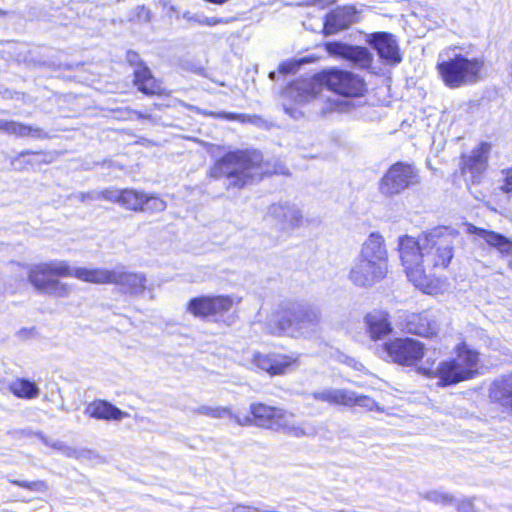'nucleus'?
<instances>
[{
  "label": "nucleus",
  "instance_id": "1",
  "mask_svg": "<svg viewBox=\"0 0 512 512\" xmlns=\"http://www.w3.org/2000/svg\"><path fill=\"white\" fill-rule=\"evenodd\" d=\"M456 237V233L447 228L434 229L417 239L408 235L399 237L398 249L406 275L424 293L442 292L443 283L429 279L427 273L448 267L454 256Z\"/></svg>",
  "mask_w": 512,
  "mask_h": 512
},
{
  "label": "nucleus",
  "instance_id": "2",
  "mask_svg": "<svg viewBox=\"0 0 512 512\" xmlns=\"http://www.w3.org/2000/svg\"><path fill=\"white\" fill-rule=\"evenodd\" d=\"M321 315L317 307L297 302L280 305L266 321V330L277 336L310 338L320 329Z\"/></svg>",
  "mask_w": 512,
  "mask_h": 512
},
{
  "label": "nucleus",
  "instance_id": "3",
  "mask_svg": "<svg viewBox=\"0 0 512 512\" xmlns=\"http://www.w3.org/2000/svg\"><path fill=\"white\" fill-rule=\"evenodd\" d=\"M268 170L258 151L229 152L217 160L209 171L212 178H225L227 189H241L260 180Z\"/></svg>",
  "mask_w": 512,
  "mask_h": 512
},
{
  "label": "nucleus",
  "instance_id": "4",
  "mask_svg": "<svg viewBox=\"0 0 512 512\" xmlns=\"http://www.w3.org/2000/svg\"><path fill=\"white\" fill-rule=\"evenodd\" d=\"M28 281L39 292L55 298H67L73 286L62 282L58 277H67L68 263L51 260L27 266Z\"/></svg>",
  "mask_w": 512,
  "mask_h": 512
},
{
  "label": "nucleus",
  "instance_id": "5",
  "mask_svg": "<svg viewBox=\"0 0 512 512\" xmlns=\"http://www.w3.org/2000/svg\"><path fill=\"white\" fill-rule=\"evenodd\" d=\"M252 420L263 428L274 431H282L292 437L312 436L315 429L303 423H296L294 415L282 408L269 406L263 403H253L250 405Z\"/></svg>",
  "mask_w": 512,
  "mask_h": 512
},
{
  "label": "nucleus",
  "instance_id": "6",
  "mask_svg": "<svg viewBox=\"0 0 512 512\" xmlns=\"http://www.w3.org/2000/svg\"><path fill=\"white\" fill-rule=\"evenodd\" d=\"M444 84L449 88H459L478 82L482 78L484 61L455 54L437 66Z\"/></svg>",
  "mask_w": 512,
  "mask_h": 512
},
{
  "label": "nucleus",
  "instance_id": "7",
  "mask_svg": "<svg viewBox=\"0 0 512 512\" xmlns=\"http://www.w3.org/2000/svg\"><path fill=\"white\" fill-rule=\"evenodd\" d=\"M384 358L403 366H412L424 356V345L412 338H395L383 345Z\"/></svg>",
  "mask_w": 512,
  "mask_h": 512
},
{
  "label": "nucleus",
  "instance_id": "8",
  "mask_svg": "<svg viewBox=\"0 0 512 512\" xmlns=\"http://www.w3.org/2000/svg\"><path fill=\"white\" fill-rule=\"evenodd\" d=\"M418 181L417 171L413 166L398 162L383 176L379 189L385 196H394Z\"/></svg>",
  "mask_w": 512,
  "mask_h": 512
},
{
  "label": "nucleus",
  "instance_id": "9",
  "mask_svg": "<svg viewBox=\"0 0 512 512\" xmlns=\"http://www.w3.org/2000/svg\"><path fill=\"white\" fill-rule=\"evenodd\" d=\"M313 398L329 404L349 407L358 406L367 411L380 410L377 402L373 398L367 395L357 394L348 389H324L319 392H314Z\"/></svg>",
  "mask_w": 512,
  "mask_h": 512
},
{
  "label": "nucleus",
  "instance_id": "10",
  "mask_svg": "<svg viewBox=\"0 0 512 512\" xmlns=\"http://www.w3.org/2000/svg\"><path fill=\"white\" fill-rule=\"evenodd\" d=\"M324 78L330 90L346 97H359L365 91L363 79L349 71L330 70Z\"/></svg>",
  "mask_w": 512,
  "mask_h": 512
},
{
  "label": "nucleus",
  "instance_id": "11",
  "mask_svg": "<svg viewBox=\"0 0 512 512\" xmlns=\"http://www.w3.org/2000/svg\"><path fill=\"white\" fill-rule=\"evenodd\" d=\"M388 269L376 264L374 261H367L358 257L352 264L349 279L353 284L360 287H371L382 280Z\"/></svg>",
  "mask_w": 512,
  "mask_h": 512
},
{
  "label": "nucleus",
  "instance_id": "12",
  "mask_svg": "<svg viewBox=\"0 0 512 512\" xmlns=\"http://www.w3.org/2000/svg\"><path fill=\"white\" fill-rule=\"evenodd\" d=\"M434 364V360L427 358L425 363L418 368V371L428 377L439 378L442 386L457 384L467 380L463 371L457 367L453 359L442 361L437 367H434Z\"/></svg>",
  "mask_w": 512,
  "mask_h": 512
},
{
  "label": "nucleus",
  "instance_id": "13",
  "mask_svg": "<svg viewBox=\"0 0 512 512\" xmlns=\"http://www.w3.org/2000/svg\"><path fill=\"white\" fill-rule=\"evenodd\" d=\"M266 220L277 229L289 232L301 224L302 213L295 205L276 203L269 207Z\"/></svg>",
  "mask_w": 512,
  "mask_h": 512
},
{
  "label": "nucleus",
  "instance_id": "14",
  "mask_svg": "<svg viewBox=\"0 0 512 512\" xmlns=\"http://www.w3.org/2000/svg\"><path fill=\"white\" fill-rule=\"evenodd\" d=\"M119 285L123 292L140 297L147 289V278L140 272L126 271L123 267L113 269L112 283Z\"/></svg>",
  "mask_w": 512,
  "mask_h": 512
},
{
  "label": "nucleus",
  "instance_id": "15",
  "mask_svg": "<svg viewBox=\"0 0 512 512\" xmlns=\"http://www.w3.org/2000/svg\"><path fill=\"white\" fill-rule=\"evenodd\" d=\"M325 47L329 54L349 60L358 67L368 68L372 63V56L364 47L350 46L339 42H329Z\"/></svg>",
  "mask_w": 512,
  "mask_h": 512
},
{
  "label": "nucleus",
  "instance_id": "16",
  "mask_svg": "<svg viewBox=\"0 0 512 512\" xmlns=\"http://www.w3.org/2000/svg\"><path fill=\"white\" fill-rule=\"evenodd\" d=\"M369 42L387 64L395 65L402 61L398 44L392 34L376 32L371 34Z\"/></svg>",
  "mask_w": 512,
  "mask_h": 512
},
{
  "label": "nucleus",
  "instance_id": "17",
  "mask_svg": "<svg viewBox=\"0 0 512 512\" xmlns=\"http://www.w3.org/2000/svg\"><path fill=\"white\" fill-rule=\"evenodd\" d=\"M405 329L407 332L422 337H432L439 331L437 317L430 311L412 313L407 316Z\"/></svg>",
  "mask_w": 512,
  "mask_h": 512
},
{
  "label": "nucleus",
  "instance_id": "18",
  "mask_svg": "<svg viewBox=\"0 0 512 512\" xmlns=\"http://www.w3.org/2000/svg\"><path fill=\"white\" fill-rule=\"evenodd\" d=\"M490 150L491 146L483 142L469 156L463 158L462 172L465 175L470 174L473 182H478L480 175L486 170Z\"/></svg>",
  "mask_w": 512,
  "mask_h": 512
},
{
  "label": "nucleus",
  "instance_id": "19",
  "mask_svg": "<svg viewBox=\"0 0 512 512\" xmlns=\"http://www.w3.org/2000/svg\"><path fill=\"white\" fill-rule=\"evenodd\" d=\"M359 257L367 261H374L388 269V253L384 238L378 233H371L363 243Z\"/></svg>",
  "mask_w": 512,
  "mask_h": 512
},
{
  "label": "nucleus",
  "instance_id": "20",
  "mask_svg": "<svg viewBox=\"0 0 512 512\" xmlns=\"http://www.w3.org/2000/svg\"><path fill=\"white\" fill-rule=\"evenodd\" d=\"M322 91V84L313 78L298 80L287 90V96L297 104H304L316 98Z\"/></svg>",
  "mask_w": 512,
  "mask_h": 512
},
{
  "label": "nucleus",
  "instance_id": "21",
  "mask_svg": "<svg viewBox=\"0 0 512 512\" xmlns=\"http://www.w3.org/2000/svg\"><path fill=\"white\" fill-rule=\"evenodd\" d=\"M113 269L107 268H89V267H71L68 264L67 277H73L83 282L92 284H111Z\"/></svg>",
  "mask_w": 512,
  "mask_h": 512
},
{
  "label": "nucleus",
  "instance_id": "22",
  "mask_svg": "<svg viewBox=\"0 0 512 512\" xmlns=\"http://www.w3.org/2000/svg\"><path fill=\"white\" fill-rule=\"evenodd\" d=\"M355 12L356 11L353 6L337 8L330 12L326 16V20L324 22V33L326 35H333L348 28L353 22Z\"/></svg>",
  "mask_w": 512,
  "mask_h": 512
},
{
  "label": "nucleus",
  "instance_id": "23",
  "mask_svg": "<svg viewBox=\"0 0 512 512\" xmlns=\"http://www.w3.org/2000/svg\"><path fill=\"white\" fill-rule=\"evenodd\" d=\"M457 367L463 371L466 379H471L479 373V353L466 344L457 347V355L453 358Z\"/></svg>",
  "mask_w": 512,
  "mask_h": 512
},
{
  "label": "nucleus",
  "instance_id": "24",
  "mask_svg": "<svg viewBox=\"0 0 512 512\" xmlns=\"http://www.w3.org/2000/svg\"><path fill=\"white\" fill-rule=\"evenodd\" d=\"M368 332L372 339L377 340L392 332L389 315L384 311H372L365 317Z\"/></svg>",
  "mask_w": 512,
  "mask_h": 512
},
{
  "label": "nucleus",
  "instance_id": "25",
  "mask_svg": "<svg viewBox=\"0 0 512 512\" xmlns=\"http://www.w3.org/2000/svg\"><path fill=\"white\" fill-rule=\"evenodd\" d=\"M468 232L471 234H476L477 236L482 238L488 245L496 248L500 253L505 255L512 254V240H510L509 238L497 232L478 228L474 225H470L468 227Z\"/></svg>",
  "mask_w": 512,
  "mask_h": 512
},
{
  "label": "nucleus",
  "instance_id": "26",
  "mask_svg": "<svg viewBox=\"0 0 512 512\" xmlns=\"http://www.w3.org/2000/svg\"><path fill=\"white\" fill-rule=\"evenodd\" d=\"M85 413L95 419L103 420H122L127 417L128 414L121 411L117 407L113 406L107 401L97 400L90 403L85 410Z\"/></svg>",
  "mask_w": 512,
  "mask_h": 512
},
{
  "label": "nucleus",
  "instance_id": "27",
  "mask_svg": "<svg viewBox=\"0 0 512 512\" xmlns=\"http://www.w3.org/2000/svg\"><path fill=\"white\" fill-rule=\"evenodd\" d=\"M490 397L501 405L512 409V374L493 382Z\"/></svg>",
  "mask_w": 512,
  "mask_h": 512
},
{
  "label": "nucleus",
  "instance_id": "28",
  "mask_svg": "<svg viewBox=\"0 0 512 512\" xmlns=\"http://www.w3.org/2000/svg\"><path fill=\"white\" fill-rule=\"evenodd\" d=\"M271 376L283 375L298 366V356L295 354H282L271 352Z\"/></svg>",
  "mask_w": 512,
  "mask_h": 512
},
{
  "label": "nucleus",
  "instance_id": "29",
  "mask_svg": "<svg viewBox=\"0 0 512 512\" xmlns=\"http://www.w3.org/2000/svg\"><path fill=\"white\" fill-rule=\"evenodd\" d=\"M0 131L19 137H41V130L39 128L4 119H0Z\"/></svg>",
  "mask_w": 512,
  "mask_h": 512
},
{
  "label": "nucleus",
  "instance_id": "30",
  "mask_svg": "<svg viewBox=\"0 0 512 512\" xmlns=\"http://www.w3.org/2000/svg\"><path fill=\"white\" fill-rule=\"evenodd\" d=\"M9 390L18 398L33 399L38 397L40 390L34 382L18 378L9 384Z\"/></svg>",
  "mask_w": 512,
  "mask_h": 512
},
{
  "label": "nucleus",
  "instance_id": "31",
  "mask_svg": "<svg viewBox=\"0 0 512 512\" xmlns=\"http://www.w3.org/2000/svg\"><path fill=\"white\" fill-rule=\"evenodd\" d=\"M145 193L134 189H123L120 206L131 211L144 209Z\"/></svg>",
  "mask_w": 512,
  "mask_h": 512
},
{
  "label": "nucleus",
  "instance_id": "32",
  "mask_svg": "<svg viewBox=\"0 0 512 512\" xmlns=\"http://www.w3.org/2000/svg\"><path fill=\"white\" fill-rule=\"evenodd\" d=\"M187 312L195 317H212L210 296H199L192 298L186 308Z\"/></svg>",
  "mask_w": 512,
  "mask_h": 512
},
{
  "label": "nucleus",
  "instance_id": "33",
  "mask_svg": "<svg viewBox=\"0 0 512 512\" xmlns=\"http://www.w3.org/2000/svg\"><path fill=\"white\" fill-rule=\"evenodd\" d=\"M135 84L138 89L146 94H155L159 92V86L152 77L148 68L143 67L135 72Z\"/></svg>",
  "mask_w": 512,
  "mask_h": 512
},
{
  "label": "nucleus",
  "instance_id": "34",
  "mask_svg": "<svg viewBox=\"0 0 512 512\" xmlns=\"http://www.w3.org/2000/svg\"><path fill=\"white\" fill-rule=\"evenodd\" d=\"M122 190L115 188H107L102 191H93L89 193H80L79 198L81 201H85L86 199L91 200H100L104 199L110 201L112 203H117L120 205Z\"/></svg>",
  "mask_w": 512,
  "mask_h": 512
},
{
  "label": "nucleus",
  "instance_id": "35",
  "mask_svg": "<svg viewBox=\"0 0 512 512\" xmlns=\"http://www.w3.org/2000/svg\"><path fill=\"white\" fill-rule=\"evenodd\" d=\"M210 300L212 317L228 312L234 304V299L227 295L210 296Z\"/></svg>",
  "mask_w": 512,
  "mask_h": 512
},
{
  "label": "nucleus",
  "instance_id": "36",
  "mask_svg": "<svg viewBox=\"0 0 512 512\" xmlns=\"http://www.w3.org/2000/svg\"><path fill=\"white\" fill-rule=\"evenodd\" d=\"M182 17L189 21L194 22L202 26H216L218 24H226L228 20L219 17H207L199 14H192L190 12H184Z\"/></svg>",
  "mask_w": 512,
  "mask_h": 512
},
{
  "label": "nucleus",
  "instance_id": "37",
  "mask_svg": "<svg viewBox=\"0 0 512 512\" xmlns=\"http://www.w3.org/2000/svg\"><path fill=\"white\" fill-rule=\"evenodd\" d=\"M9 482L13 485L19 486L23 489H26L33 493H46L49 489V486L44 480H35V481H27V480H16L9 479Z\"/></svg>",
  "mask_w": 512,
  "mask_h": 512
},
{
  "label": "nucleus",
  "instance_id": "38",
  "mask_svg": "<svg viewBox=\"0 0 512 512\" xmlns=\"http://www.w3.org/2000/svg\"><path fill=\"white\" fill-rule=\"evenodd\" d=\"M225 416H229L232 418L237 424L241 426H247L252 424V419L249 416L240 417L238 415H234L229 408L226 407H213L210 417L212 418H223Z\"/></svg>",
  "mask_w": 512,
  "mask_h": 512
},
{
  "label": "nucleus",
  "instance_id": "39",
  "mask_svg": "<svg viewBox=\"0 0 512 512\" xmlns=\"http://www.w3.org/2000/svg\"><path fill=\"white\" fill-rule=\"evenodd\" d=\"M421 498L436 504L449 505L452 504L454 498L452 495L442 490H430L420 494Z\"/></svg>",
  "mask_w": 512,
  "mask_h": 512
},
{
  "label": "nucleus",
  "instance_id": "40",
  "mask_svg": "<svg viewBox=\"0 0 512 512\" xmlns=\"http://www.w3.org/2000/svg\"><path fill=\"white\" fill-rule=\"evenodd\" d=\"M249 361L255 368L271 375L270 353L253 352Z\"/></svg>",
  "mask_w": 512,
  "mask_h": 512
},
{
  "label": "nucleus",
  "instance_id": "41",
  "mask_svg": "<svg viewBox=\"0 0 512 512\" xmlns=\"http://www.w3.org/2000/svg\"><path fill=\"white\" fill-rule=\"evenodd\" d=\"M166 202L158 196L145 194L144 209L142 212L157 213L166 209Z\"/></svg>",
  "mask_w": 512,
  "mask_h": 512
},
{
  "label": "nucleus",
  "instance_id": "42",
  "mask_svg": "<svg viewBox=\"0 0 512 512\" xmlns=\"http://www.w3.org/2000/svg\"><path fill=\"white\" fill-rule=\"evenodd\" d=\"M136 17L139 21L148 23L151 21V11L145 6H138Z\"/></svg>",
  "mask_w": 512,
  "mask_h": 512
},
{
  "label": "nucleus",
  "instance_id": "43",
  "mask_svg": "<svg viewBox=\"0 0 512 512\" xmlns=\"http://www.w3.org/2000/svg\"><path fill=\"white\" fill-rule=\"evenodd\" d=\"M40 438L45 445L50 446L55 450L60 451L61 448H64V443L59 440H50L42 434L40 435Z\"/></svg>",
  "mask_w": 512,
  "mask_h": 512
},
{
  "label": "nucleus",
  "instance_id": "44",
  "mask_svg": "<svg viewBox=\"0 0 512 512\" xmlns=\"http://www.w3.org/2000/svg\"><path fill=\"white\" fill-rule=\"evenodd\" d=\"M231 512H260V509L250 505L236 504L232 507Z\"/></svg>",
  "mask_w": 512,
  "mask_h": 512
},
{
  "label": "nucleus",
  "instance_id": "45",
  "mask_svg": "<svg viewBox=\"0 0 512 512\" xmlns=\"http://www.w3.org/2000/svg\"><path fill=\"white\" fill-rule=\"evenodd\" d=\"M457 510L459 512H472V510H473L472 501L466 499V500L459 502L457 505Z\"/></svg>",
  "mask_w": 512,
  "mask_h": 512
},
{
  "label": "nucleus",
  "instance_id": "46",
  "mask_svg": "<svg viewBox=\"0 0 512 512\" xmlns=\"http://www.w3.org/2000/svg\"><path fill=\"white\" fill-rule=\"evenodd\" d=\"M60 452H62V454H64L65 456H67L69 458H77L78 457V451L75 448L66 446L65 444H64V448L60 449Z\"/></svg>",
  "mask_w": 512,
  "mask_h": 512
},
{
  "label": "nucleus",
  "instance_id": "47",
  "mask_svg": "<svg viewBox=\"0 0 512 512\" xmlns=\"http://www.w3.org/2000/svg\"><path fill=\"white\" fill-rule=\"evenodd\" d=\"M284 110L293 119H299L302 115V113L298 109L291 108L286 105H284Z\"/></svg>",
  "mask_w": 512,
  "mask_h": 512
},
{
  "label": "nucleus",
  "instance_id": "48",
  "mask_svg": "<svg viewBox=\"0 0 512 512\" xmlns=\"http://www.w3.org/2000/svg\"><path fill=\"white\" fill-rule=\"evenodd\" d=\"M505 192H512V170L507 174L505 183L502 186Z\"/></svg>",
  "mask_w": 512,
  "mask_h": 512
},
{
  "label": "nucleus",
  "instance_id": "49",
  "mask_svg": "<svg viewBox=\"0 0 512 512\" xmlns=\"http://www.w3.org/2000/svg\"><path fill=\"white\" fill-rule=\"evenodd\" d=\"M212 409H213V407H210V406H200L195 410V413L200 414V415H206V416L210 417Z\"/></svg>",
  "mask_w": 512,
  "mask_h": 512
},
{
  "label": "nucleus",
  "instance_id": "50",
  "mask_svg": "<svg viewBox=\"0 0 512 512\" xmlns=\"http://www.w3.org/2000/svg\"><path fill=\"white\" fill-rule=\"evenodd\" d=\"M336 0H314V3L321 6V7H326L328 5H331L333 3H335Z\"/></svg>",
  "mask_w": 512,
  "mask_h": 512
},
{
  "label": "nucleus",
  "instance_id": "51",
  "mask_svg": "<svg viewBox=\"0 0 512 512\" xmlns=\"http://www.w3.org/2000/svg\"><path fill=\"white\" fill-rule=\"evenodd\" d=\"M136 58H137V54L136 53H131V52L128 53V60L130 62H133Z\"/></svg>",
  "mask_w": 512,
  "mask_h": 512
},
{
  "label": "nucleus",
  "instance_id": "52",
  "mask_svg": "<svg viewBox=\"0 0 512 512\" xmlns=\"http://www.w3.org/2000/svg\"><path fill=\"white\" fill-rule=\"evenodd\" d=\"M223 117L227 118V119H234V116L232 114H222Z\"/></svg>",
  "mask_w": 512,
  "mask_h": 512
},
{
  "label": "nucleus",
  "instance_id": "53",
  "mask_svg": "<svg viewBox=\"0 0 512 512\" xmlns=\"http://www.w3.org/2000/svg\"><path fill=\"white\" fill-rule=\"evenodd\" d=\"M4 15H6V12H5V11L0 10V16H4Z\"/></svg>",
  "mask_w": 512,
  "mask_h": 512
}]
</instances>
